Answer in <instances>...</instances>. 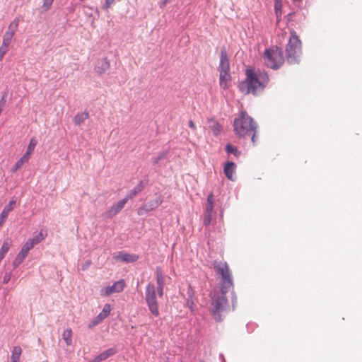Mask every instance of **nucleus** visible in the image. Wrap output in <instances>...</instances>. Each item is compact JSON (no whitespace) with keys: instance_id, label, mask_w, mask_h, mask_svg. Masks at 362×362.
Instances as JSON below:
<instances>
[{"instance_id":"obj_1","label":"nucleus","mask_w":362,"mask_h":362,"mask_svg":"<svg viewBox=\"0 0 362 362\" xmlns=\"http://www.w3.org/2000/svg\"><path fill=\"white\" fill-rule=\"evenodd\" d=\"M246 78L239 85L240 90L245 94L257 95L261 93L269 82V76L265 71L255 72L252 69H247Z\"/></svg>"},{"instance_id":"obj_2","label":"nucleus","mask_w":362,"mask_h":362,"mask_svg":"<svg viewBox=\"0 0 362 362\" xmlns=\"http://www.w3.org/2000/svg\"><path fill=\"white\" fill-rule=\"evenodd\" d=\"M156 284H157V293L153 284L149 283L146 286L145 292V300L148 308L151 314L158 317L159 315L158 296L162 298L163 296V289L165 285L164 276L160 268H157L156 271Z\"/></svg>"},{"instance_id":"obj_3","label":"nucleus","mask_w":362,"mask_h":362,"mask_svg":"<svg viewBox=\"0 0 362 362\" xmlns=\"http://www.w3.org/2000/svg\"><path fill=\"white\" fill-rule=\"evenodd\" d=\"M233 127L234 132L238 137L251 136L252 144L257 143V124L245 111H242L240 116L235 119Z\"/></svg>"},{"instance_id":"obj_4","label":"nucleus","mask_w":362,"mask_h":362,"mask_svg":"<svg viewBox=\"0 0 362 362\" xmlns=\"http://www.w3.org/2000/svg\"><path fill=\"white\" fill-rule=\"evenodd\" d=\"M228 290L221 289V292H214L211 300V313L217 322L223 320V316L227 307V298L225 293Z\"/></svg>"},{"instance_id":"obj_5","label":"nucleus","mask_w":362,"mask_h":362,"mask_svg":"<svg viewBox=\"0 0 362 362\" xmlns=\"http://www.w3.org/2000/svg\"><path fill=\"white\" fill-rule=\"evenodd\" d=\"M263 59L267 67L276 70L284 63L283 50L278 47L267 49L263 53Z\"/></svg>"},{"instance_id":"obj_6","label":"nucleus","mask_w":362,"mask_h":362,"mask_svg":"<svg viewBox=\"0 0 362 362\" xmlns=\"http://www.w3.org/2000/svg\"><path fill=\"white\" fill-rule=\"evenodd\" d=\"M214 265L217 272L221 276V289L228 290L233 286V279L228 265L225 262L217 261L214 262Z\"/></svg>"},{"instance_id":"obj_7","label":"nucleus","mask_w":362,"mask_h":362,"mask_svg":"<svg viewBox=\"0 0 362 362\" xmlns=\"http://www.w3.org/2000/svg\"><path fill=\"white\" fill-rule=\"evenodd\" d=\"M286 56L288 61L292 62L301 51V42L295 31L291 32V37L286 46Z\"/></svg>"},{"instance_id":"obj_8","label":"nucleus","mask_w":362,"mask_h":362,"mask_svg":"<svg viewBox=\"0 0 362 362\" xmlns=\"http://www.w3.org/2000/svg\"><path fill=\"white\" fill-rule=\"evenodd\" d=\"M125 286V282L123 279H120L113 284L112 286H105L100 289V295L106 297L110 296L114 293L122 292Z\"/></svg>"},{"instance_id":"obj_9","label":"nucleus","mask_w":362,"mask_h":362,"mask_svg":"<svg viewBox=\"0 0 362 362\" xmlns=\"http://www.w3.org/2000/svg\"><path fill=\"white\" fill-rule=\"evenodd\" d=\"M127 201L128 197H125L116 204H113L106 212V216L108 218H112L113 216H116L124 207Z\"/></svg>"},{"instance_id":"obj_10","label":"nucleus","mask_w":362,"mask_h":362,"mask_svg":"<svg viewBox=\"0 0 362 362\" xmlns=\"http://www.w3.org/2000/svg\"><path fill=\"white\" fill-rule=\"evenodd\" d=\"M33 247L32 243H30L27 241L23 246L21 250L17 255L16 259H14L13 264L15 266L19 265L26 257L28 252Z\"/></svg>"},{"instance_id":"obj_11","label":"nucleus","mask_w":362,"mask_h":362,"mask_svg":"<svg viewBox=\"0 0 362 362\" xmlns=\"http://www.w3.org/2000/svg\"><path fill=\"white\" fill-rule=\"evenodd\" d=\"M114 258L119 262L130 263L136 262L139 259V257L134 254L119 252L114 256Z\"/></svg>"},{"instance_id":"obj_12","label":"nucleus","mask_w":362,"mask_h":362,"mask_svg":"<svg viewBox=\"0 0 362 362\" xmlns=\"http://www.w3.org/2000/svg\"><path fill=\"white\" fill-rule=\"evenodd\" d=\"M110 67V61L106 58L99 59L95 66V71L96 74L101 75L105 73Z\"/></svg>"},{"instance_id":"obj_13","label":"nucleus","mask_w":362,"mask_h":362,"mask_svg":"<svg viewBox=\"0 0 362 362\" xmlns=\"http://www.w3.org/2000/svg\"><path fill=\"white\" fill-rule=\"evenodd\" d=\"M112 310V308L110 304H105L103 307V309L101 313H100L98 316L92 321V326H95L99 323H100L103 320H105L110 313Z\"/></svg>"},{"instance_id":"obj_14","label":"nucleus","mask_w":362,"mask_h":362,"mask_svg":"<svg viewBox=\"0 0 362 362\" xmlns=\"http://www.w3.org/2000/svg\"><path fill=\"white\" fill-rule=\"evenodd\" d=\"M163 202L162 197L158 196L155 200H151L146 204L142 208L139 210V214H142V211H151L158 207Z\"/></svg>"},{"instance_id":"obj_15","label":"nucleus","mask_w":362,"mask_h":362,"mask_svg":"<svg viewBox=\"0 0 362 362\" xmlns=\"http://www.w3.org/2000/svg\"><path fill=\"white\" fill-rule=\"evenodd\" d=\"M230 66L227 53L225 49L221 52V59L219 65V72H229Z\"/></svg>"},{"instance_id":"obj_16","label":"nucleus","mask_w":362,"mask_h":362,"mask_svg":"<svg viewBox=\"0 0 362 362\" xmlns=\"http://www.w3.org/2000/svg\"><path fill=\"white\" fill-rule=\"evenodd\" d=\"M236 165L233 162H228L225 164L223 171L226 177L230 180H234Z\"/></svg>"},{"instance_id":"obj_17","label":"nucleus","mask_w":362,"mask_h":362,"mask_svg":"<svg viewBox=\"0 0 362 362\" xmlns=\"http://www.w3.org/2000/svg\"><path fill=\"white\" fill-rule=\"evenodd\" d=\"M117 352L116 349L114 348H110L103 352H102L100 354L97 356L93 361L90 362H100L102 361H104L109 358L111 356H113Z\"/></svg>"},{"instance_id":"obj_18","label":"nucleus","mask_w":362,"mask_h":362,"mask_svg":"<svg viewBox=\"0 0 362 362\" xmlns=\"http://www.w3.org/2000/svg\"><path fill=\"white\" fill-rule=\"evenodd\" d=\"M219 79L221 88L226 89L230 86V75L229 72H221Z\"/></svg>"},{"instance_id":"obj_19","label":"nucleus","mask_w":362,"mask_h":362,"mask_svg":"<svg viewBox=\"0 0 362 362\" xmlns=\"http://www.w3.org/2000/svg\"><path fill=\"white\" fill-rule=\"evenodd\" d=\"M30 158V156L25 153L13 166L11 171L16 172L20 169L24 164L27 163Z\"/></svg>"},{"instance_id":"obj_20","label":"nucleus","mask_w":362,"mask_h":362,"mask_svg":"<svg viewBox=\"0 0 362 362\" xmlns=\"http://www.w3.org/2000/svg\"><path fill=\"white\" fill-rule=\"evenodd\" d=\"M46 236L47 233L41 230L37 235H36L33 238L29 239L28 241L30 243H32V245L34 247L35 245L43 240Z\"/></svg>"},{"instance_id":"obj_21","label":"nucleus","mask_w":362,"mask_h":362,"mask_svg":"<svg viewBox=\"0 0 362 362\" xmlns=\"http://www.w3.org/2000/svg\"><path fill=\"white\" fill-rule=\"evenodd\" d=\"M89 117V114L88 112H83L78 113L74 117V123L75 125H80L82 124L85 120H86Z\"/></svg>"},{"instance_id":"obj_22","label":"nucleus","mask_w":362,"mask_h":362,"mask_svg":"<svg viewBox=\"0 0 362 362\" xmlns=\"http://www.w3.org/2000/svg\"><path fill=\"white\" fill-rule=\"evenodd\" d=\"M21 354L22 349L19 346H14L11 356V362H19Z\"/></svg>"},{"instance_id":"obj_23","label":"nucleus","mask_w":362,"mask_h":362,"mask_svg":"<svg viewBox=\"0 0 362 362\" xmlns=\"http://www.w3.org/2000/svg\"><path fill=\"white\" fill-rule=\"evenodd\" d=\"M14 35V30H12L11 33H6L3 40V42L0 49H5V52H7L8 47L10 43L11 39L13 37Z\"/></svg>"},{"instance_id":"obj_24","label":"nucleus","mask_w":362,"mask_h":362,"mask_svg":"<svg viewBox=\"0 0 362 362\" xmlns=\"http://www.w3.org/2000/svg\"><path fill=\"white\" fill-rule=\"evenodd\" d=\"M72 330L70 328L65 329L62 333V339L67 346L72 344Z\"/></svg>"},{"instance_id":"obj_25","label":"nucleus","mask_w":362,"mask_h":362,"mask_svg":"<svg viewBox=\"0 0 362 362\" xmlns=\"http://www.w3.org/2000/svg\"><path fill=\"white\" fill-rule=\"evenodd\" d=\"M209 122L210 123V129H211L213 134L215 136L218 135L222 129L221 126L215 120L210 119Z\"/></svg>"},{"instance_id":"obj_26","label":"nucleus","mask_w":362,"mask_h":362,"mask_svg":"<svg viewBox=\"0 0 362 362\" xmlns=\"http://www.w3.org/2000/svg\"><path fill=\"white\" fill-rule=\"evenodd\" d=\"M214 195L212 193H210L207 197V203L206 206V214H212L214 210Z\"/></svg>"},{"instance_id":"obj_27","label":"nucleus","mask_w":362,"mask_h":362,"mask_svg":"<svg viewBox=\"0 0 362 362\" xmlns=\"http://www.w3.org/2000/svg\"><path fill=\"white\" fill-rule=\"evenodd\" d=\"M143 189L144 186L142 185V182H140L132 190L130 191L129 194L127 195V197H128V199L134 197L135 196H136L137 194L141 192Z\"/></svg>"},{"instance_id":"obj_28","label":"nucleus","mask_w":362,"mask_h":362,"mask_svg":"<svg viewBox=\"0 0 362 362\" xmlns=\"http://www.w3.org/2000/svg\"><path fill=\"white\" fill-rule=\"evenodd\" d=\"M11 246V242L5 240L0 249V258L4 259Z\"/></svg>"},{"instance_id":"obj_29","label":"nucleus","mask_w":362,"mask_h":362,"mask_svg":"<svg viewBox=\"0 0 362 362\" xmlns=\"http://www.w3.org/2000/svg\"><path fill=\"white\" fill-rule=\"evenodd\" d=\"M36 145H37L36 139L35 138H32L30 140V142H29V144L28 146L27 151H26L25 153L27 155H28L29 156H31L32 153L34 151V149H35Z\"/></svg>"},{"instance_id":"obj_30","label":"nucleus","mask_w":362,"mask_h":362,"mask_svg":"<svg viewBox=\"0 0 362 362\" xmlns=\"http://www.w3.org/2000/svg\"><path fill=\"white\" fill-rule=\"evenodd\" d=\"M226 151L228 153L233 154L236 157H238L240 155V152L238 150V148L235 146H234L230 144H228L226 145Z\"/></svg>"},{"instance_id":"obj_31","label":"nucleus","mask_w":362,"mask_h":362,"mask_svg":"<svg viewBox=\"0 0 362 362\" xmlns=\"http://www.w3.org/2000/svg\"><path fill=\"white\" fill-rule=\"evenodd\" d=\"M274 1V9H275L277 18H278L279 16H280L281 14L282 1Z\"/></svg>"},{"instance_id":"obj_32","label":"nucleus","mask_w":362,"mask_h":362,"mask_svg":"<svg viewBox=\"0 0 362 362\" xmlns=\"http://www.w3.org/2000/svg\"><path fill=\"white\" fill-rule=\"evenodd\" d=\"M16 204V200L11 199L9 201L8 205H6L3 210L6 211L8 214L13 209V206Z\"/></svg>"},{"instance_id":"obj_33","label":"nucleus","mask_w":362,"mask_h":362,"mask_svg":"<svg viewBox=\"0 0 362 362\" xmlns=\"http://www.w3.org/2000/svg\"><path fill=\"white\" fill-rule=\"evenodd\" d=\"M8 216V214L6 212V211L3 210L0 214V228L3 226V224L6 221Z\"/></svg>"},{"instance_id":"obj_34","label":"nucleus","mask_w":362,"mask_h":362,"mask_svg":"<svg viewBox=\"0 0 362 362\" xmlns=\"http://www.w3.org/2000/svg\"><path fill=\"white\" fill-rule=\"evenodd\" d=\"M53 3V1L52 0H44L42 8L44 11H47L50 8L52 4Z\"/></svg>"},{"instance_id":"obj_35","label":"nucleus","mask_w":362,"mask_h":362,"mask_svg":"<svg viewBox=\"0 0 362 362\" xmlns=\"http://www.w3.org/2000/svg\"><path fill=\"white\" fill-rule=\"evenodd\" d=\"M212 214H205V217L204 218V224L205 226H209L211 221Z\"/></svg>"},{"instance_id":"obj_36","label":"nucleus","mask_w":362,"mask_h":362,"mask_svg":"<svg viewBox=\"0 0 362 362\" xmlns=\"http://www.w3.org/2000/svg\"><path fill=\"white\" fill-rule=\"evenodd\" d=\"M114 3H115V0H105V4L103 5V8L104 9L109 8Z\"/></svg>"},{"instance_id":"obj_37","label":"nucleus","mask_w":362,"mask_h":362,"mask_svg":"<svg viewBox=\"0 0 362 362\" xmlns=\"http://www.w3.org/2000/svg\"><path fill=\"white\" fill-rule=\"evenodd\" d=\"M18 26V21H14L10 24L9 28H14L13 30L15 31V30L17 28Z\"/></svg>"},{"instance_id":"obj_38","label":"nucleus","mask_w":362,"mask_h":362,"mask_svg":"<svg viewBox=\"0 0 362 362\" xmlns=\"http://www.w3.org/2000/svg\"><path fill=\"white\" fill-rule=\"evenodd\" d=\"M189 127L191 128L193 131L196 130V125L194 122L192 120L189 121Z\"/></svg>"},{"instance_id":"obj_39","label":"nucleus","mask_w":362,"mask_h":362,"mask_svg":"<svg viewBox=\"0 0 362 362\" xmlns=\"http://www.w3.org/2000/svg\"><path fill=\"white\" fill-rule=\"evenodd\" d=\"M164 156H165V154L163 153V154L160 155L159 156H158L157 158H156L155 160H154V163H158L160 160H161L164 158Z\"/></svg>"},{"instance_id":"obj_40","label":"nucleus","mask_w":362,"mask_h":362,"mask_svg":"<svg viewBox=\"0 0 362 362\" xmlns=\"http://www.w3.org/2000/svg\"><path fill=\"white\" fill-rule=\"evenodd\" d=\"M6 52H5V49H0V62L2 60Z\"/></svg>"},{"instance_id":"obj_41","label":"nucleus","mask_w":362,"mask_h":362,"mask_svg":"<svg viewBox=\"0 0 362 362\" xmlns=\"http://www.w3.org/2000/svg\"><path fill=\"white\" fill-rule=\"evenodd\" d=\"M170 0H163L161 4H160V6L161 7H163L165 6L168 3H169Z\"/></svg>"}]
</instances>
